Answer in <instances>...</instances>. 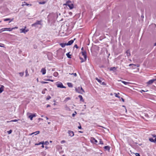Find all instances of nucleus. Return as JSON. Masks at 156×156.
<instances>
[{
  "label": "nucleus",
  "mask_w": 156,
  "mask_h": 156,
  "mask_svg": "<svg viewBox=\"0 0 156 156\" xmlns=\"http://www.w3.org/2000/svg\"><path fill=\"white\" fill-rule=\"evenodd\" d=\"M23 3L24 4L22 5V6H23L24 5H26L27 6H31V4H29L27 3L26 2H24Z\"/></svg>",
  "instance_id": "dca6fc26"
},
{
  "label": "nucleus",
  "mask_w": 156,
  "mask_h": 156,
  "mask_svg": "<svg viewBox=\"0 0 156 156\" xmlns=\"http://www.w3.org/2000/svg\"><path fill=\"white\" fill-rule=\"evenodd\" d=\"M26 28V27H24V29H21L20 30V33H23L24 34H26L27 32L29 30L27 29L25 30V28Z\"/></svg>",
  "instance_id": "20e7f679"
},
{
  "label": "nucleus",
  "mask_w": 156,
  "mask_h": 156,
  "mask_svg": "<svg viewBox=\"0 0 156 156\" xmlns=\"http://www.w3.org/2000/svg\"><path fill=\"white\" fill-rule=\"evenodd\" d=\"M13 20H14V19H13V18H12V19H10V20H10V21H9V23H10L11 22H12V21H13Z\"/></svg>",
  "instance_id": "3c124183"
},
{
  "label": "nucleus",
  "mask_w": 156,
  "mask_h": 156,
  "mask_svg": "<svg viewBox=\"0 0 156 156\" xmlns=\"http://www.w3.org/2000/svg\"><path fill=\"white\" fill-rule=\"evenodd\" d=\"M75 114L73 113L72 114V115L73 117H74L75 116Z\"/></svg>",
  "instance_id": "052dcab7"
},
{
  "label": "nucleus",
  "mask_w": 156,
  "mask_h": 156,
  "mask_svg": "<svg viewBox=\"0 0 156 156\" xmlns=\"http://www.w3.org/2000/svg\"><path fill=\"white\" fill-rule=\"evenodd\" d=\"M81 53L82 55L83 56V58H84L85 60H86L87 59V54L86 51H82Z\"/></svg>",
  "instance_id": "39448f33"
},
{
  "label": "nucleus",
  "mask_w": 156,
  "mask_h": 156,
  "mask_svg": "<svg viewBox=\"0 0 156 156\" xmlns=\"http://www.w3.org/2000/svg\"><path fill=\"white\" fill-rule=\"evenodd\" d=\"M149 140L150 141L152 142L156 143V138H155L154 139H153L152 138H150L149 139Z\"/></svg>",
  "instance_id": "9b49d317"
},
{
  "label": "nucleus",
  "mask_w": 156,
  "mask_h": 156,
  "mask_svg": "<svg viewBox=\"0 0 156 156\" xmlns=\"http://www.w3.org/2000/svg\"><path fill=\"white\" fill-rule=\"evenodd\" d=\"M12 28H13V29H17L18 28V27H15Z\"/></svg>",
  "instance_id": "680f3d73"
},
{
  "label": "nucleus",
  "mask_w": 156,
  "mask_h": 156,
  "mask_svg": "<svg viewBox=\"0 0 156 156\" xmlns=\"http://www.w3.org/2000/svg\"><path fill=\"white\" fill-rule=\"evenodd\" d=\"M46 80L48 81H51V82H53V80H50V79H48L47 80Z\"/></svg>",
  "instance_id": "8fccbe9b"
},
{
  "label": "nucleus",
  "mask_w": 156,
  "mask_h": 156,
  "mask_svg": "<svg viewBox=\"0 0 156 156\" xmlns=\"http://www.w3.org/2000/svg\"><path fill=\"white\" fill-rule=\"evenodd\" d=\"M68 133L69 134V136L72 137L74 136V133L71 130H68Z\"/></svg>",
  "instance_id": "423d86ee"
},
{
  "label": "nucleus",
  "mask_w": 156,
  "mask_h": 156,
  "mask_svg": "<svg viewBox=\"0 0 156 156\" xmlns=\"http://www.w3.org/2000/svg\"><path fill=\"white\" fill-rule=\"evenodd\" d=\"M0 47H4L5 45L4 44L0 43Z\"/></svg>",
  "instance_id": "72a5a7b5"
},
{
  "label": "nucleus",
  "mask_w": 156,
  "mask_h": 156,
  "mask_svg": "<svg viewBox=\"0 0 156 156\" xmlns=\"http://www.w3.org/2000/svg\"><path fill=\"white\" fill-rule=\"evenodd\" d=\"M10 20V18H6V19H5L4 20V21H9V20Z\"/></svg>",
  "instance_id": "f704fd0d"
},
{
  "label": "nucleus",
  "mask_w": 156,
  "mask_h": 156,
  "mask_svg": "<svg viewBox=\"0 0 156 156\" xmlns=\"http://www.w3.org/2000/svg\"><path fill=\"white\" fill-rule=\"evenodd\" d=\"M32 115V116L33 118L34 117L36 116L35 114H34Z\"/></svg>",
  "instance_id": "4d7b16f0"
},
{
  "label": "nucleus",
  "mask_w": 156,
  "mask_h": 156,
  "mask_svg": "<svg viewBox=\"0 0 156 156\" xmlns=\"http://www.w3.org/2000/svg\"><path fill=\"white\" fill-rule=\"evenodd\" d=\"M80 58L81 60V63H82L83 62H84L86 61V60H85L84 58V59H83V58H82L80 57Z\"/></svg>",
  "instance_id": "7c9ffc66"
},
{
  "label": "nucleus",
  "mask_w": 156,
  "mask_h": 156,
  "mask_svg": "<svg viewBox=\"0 0 156 156\" xmlns=\"http://www.w3.org/2000/svg\"><path fill=\"white\" fill-rule=\"evenodd\" d=\"M144 91L143 90H141L140 91V92L141 93H142L143 92H145V91Z\"/></svg>",
  "instance_id": "864d4df0"
},
{
  "label": "nucleus",
  "mask_w": 156,
  "mask_h": 156,
  "mask_svg": "<svg viewBox=\"0 0 156 156\" xmlns=\"http://www.w3.org/2000/svg\"><path fill=\"white\" fill-rule=\"evenodd\" d=\"M95 79L100 83H101V81L100 80L98 79V78H96Z\"/></svg>",
  "instance_id": "c756f323"
},
{
  "label": "nucleus",
  "mask_w": 156,
  "mask_h": 156,
  "mask_svg": "<svg viewBox=\"0 0 156 156\" xmlns=\"http://www.w3.org/2000/svg\"><path fill=\"white\" fill-rule=\"evenodd\" d=\"M36 25V24H35V23L32 24V27H35Z\"/></svg>",
  "instance_id": "49530a36"
},
{
  "label": "nucleus",
  "mask_w": 156,
  "mask_h": 156,
  "mask_svg": "<svg viewBox=\"0 0 156 156\" xmlns=\"http://www.w3.org/2000/svg\"><path fill=\"white\" fill-rule=\"evenodd\" d=\"M19 74H20L21 76H22L24 75V72H21Z\"/></svg>",
  "instance_id": "c9c22d12"
},
{
  "label": "nucleus",
  "mask_w": 156,
  "mask_h": 156,
  "mask_svg": "<svg viewBox=\"0 0 156 156\" xmlns=\"http://www.w3.org/2000/svg\"><path fill=\"white\" fill-rule=\"evenodd\" d=\"M56 85L58 87L60 88H65L66 87L63 86L62 83L60 82H57L56 84Z\"/></svg>",
  "instance_id": "7ed1b4c3"
},
{
  "label": "nucleus",
  "mask_w": 156,
  "mask_h": 156,
  "mask_svg": "<svg viewBox=\"0 0 156 156\" xmlns=\"http://www.w3.org/2000/svg\"><path fill=\"white\" fill-rule=\"evenodd\" d=\"M78 128L79 129H81V126H80L78 127Z\"/></svg>",
  "instance_id": "13d9d810"
},
{
  "label": "nucleus",
  "mask_w": 156,
  "mask_h": 156,
  "mask_svg": "<svg viewBox=\"0 0 156 156\" xmlns=\"http://www.w3.org/2000/svg\"><path fill=\"white\" fill-rule=\"evenodd\" d=\"M44 144H42V145L41 147H42V148H44Z\"/></svg>",
  "instance_id": "0e129e2a"
},
{
  "label": "nucleus",
  "mask_w": 156,
  "mask_h": 156,
  "mask_svg": "<svg viewBox=\"0 0 156 156\" xmlns=\"http://www.w3.org/2000/svg\"><path fill=\"white\" fill-rule=\"evenodd\" d=\"M152 136L154 137H156V135L154 134L152 135Z\"/></svg>",
  "instance_id": "603ef678"
},
{
  "label": "nucleus",
  "mask_w": 156,
  "mask_h": 156,
  "mask_svg": "<svg viewBox=\"0 0 156 156\" xmlns=\"http://www.w3.org/2000/svg\"><path fill=\"white\" fill-rule=\"evenodd\" d=\"M42 22V20L40 21H38L37 20V21L35 23V24H36V25H41V23Z\"/></svg>",
  "instance_id": "2eb2a0df"
},
{
  "label": "nucleus",
  "mask_w": 156,
  "mask_h": 156,
  "mask_svg": "<svg viewBox=\"0 0 156 156\" xmlns=\"http://www.w3.org/2000/svg\"><path fill=\"white\" fill-rule=\"evenodd\" d=\"M47 89H44L43 91H42V93L43 94H44L45 92V90H46Z\"/></svg>",
  "instance_id": "79ce46f5"
},
{
  "label": "nucleus",
  "mask_w": 156,
  "mask_h": 156,
  "mask_svg": "<svg viewBox=\"0 0 156 156\" xmlns=\"http://www.w3.org/2000/svg\"><path fill=\"white\" fill-rule=\"evenodd\" d=\"M104 149L105 150L108 151H109L110 147L108 146H105L104 147Z\"/></svg>",
  "instance_id": "ddd939ff"
},
{
  "label": "nucleus",
  "mask_w": 156,
  "mask_h": 156,
  "mask_svg": "<svg viewBox=\"0 0 156 156\" xmlns=\"http://www.w3.org/2000/svg\"><path fill=\"white\" fill-rule=\"evenodd\" d=\"M41 72L42 73L43 75L45 74L46 73V70L45 68H42L41 70Z\"/></svg>",
  "instance_id": "9d476101"
},
{
  "label": "nucleus",
  "mask_w": 156,
  "mask_h": 156,
  "mask_svg": "<svg viewBox=\"0 0 156 156\" xmlns=\"http://www.w3.org/2000/svg\"><path fill=\"white\" fill-rule=\"evenodd\" d=\"M119 94V93H118L117 94H116V93H114V94L115 95V96L116 97H117V98H120V97L118 96V94Z\"/></svg>",
  "instance_id": "a878e982"
},
{
  "label": "nucleus",
  "mask_w": 156,
  "mask_h": 156,
  "mask_svg": "<svg viewBox=\"0 0 156 156\" xmlns=\"http://www.w3.org/2000/svg\"><path fill=\"white\" fill-rule=\"evenodd\" d=\"M90 141L92 143H97L98 141L97 140H96L94 138V137H91L90 138Z\"/></svg>",
  "instance_id": "6e6552de"
},
{
  "label": "nucleus",
  "mask_w": 156,
  "mask_h": 156,
  "mask_svg": "<svg viewBox=\"0 0 156 156\" xmlns=\"http://www.w3.org/2000/svg\"><path fill=\"white\" fill-rule=\"evenodd\" d=\"M71 99V98L69 97H68L67 98H66L64 100V101L65 102H67V101H68L69 100H70Z\"/></svg>",
  "instance_id": "b1692460"
},
{
  "label": "nucleus",
  "mask_w": 156,
  "mask_h": 156,
  "mask_svg": "<svg viewBox=\"0 0 156 156\" xmlns=\"http://www.w3.org/2000/svg\"><path fill=\"white\" fill-rule=\"evenodd\" d=\"M60 45H61V46L62 47V48H64V47L66 45V43H61L60 44Z\"/></svg>",
  "instance_id": "a211bd4d"
},
{
  "label": "nucleus",
  "mask_w": 156,
  "mask_h": 156,
  "mask_svg": "<svg viewBox=\"0 0 156 156\" xmlns=\"http://www.w3.org/2000/svg\"><path fill=\"white\" fill-rule=\"evenodd\" d=\"M4 87L3 86H2L0 88V93H1L4 90Z\"/></svg>",
  "instance_id": "aec40b11"
},
{
  "label": "nucleus",
  "mask_w": 156,
  "mask_h": 156,
  "mask_svg": "<svg viewBox=\"0 0 156 156\" xmlns=\"http://www.w3.org/2000/svg\"><path fill=\"white\" fill-rule=\"evenodd\" d=\"M44 144V142H40L39 143L36 144H35V145H40L41 144Z\"/></svg>",
  "instance_id": "2f4dec72"
},
{
  "label": "nucleus",
  "mask_w": 156,
  "mask_h": 156,
  "mask_svg": "<svg viewBox=\"0 0 156 156\" xmlns=\"http://www.w3.org/2000/svg\"><path fill=\"white\" fill-rule=\"evenodd\" d=\"M81 50L82 51H83V47H82V48H81Z\"/></svg>",
  "instance_id": "774afa93"
},
{
  "label": "nucleus",
  "mask_w": 156,
  "mask_h": 156,
  "mask_svg": "<svg viewBox=\"0 0 156 156\" xmlns=\"http://www.w3.org/2000/svg\"><path fill=\"white\" fill-rule=\"evenodd\" d=\"M29 118H30L31 120H32L33 119V117L32 116V115H29Z\"/></svg>",
  "instance_id": "473e14b6"
},
{
  "label": "nucleus",
  "mask_w": 156,
  "mask_h": 156,
  "mask_svg": "<svg viewBox=\"0 0 156 156\" xmlns=\"http://www.w3.org/2000/svg\"><path fill=\"white\" fill-rule=\"evenodd\" d=\"M67 85L69 87H73V84L72 83H67Z\"/></svg>",
  "instance_id": "412c9836"
},
{
  "label": "nucleus",
  "mask_w": 156,
  "mask_h": 156,
  "mask_svg": "<svg viewBox=\"0 0 156 156\" xmlns=\"http://www.w3.org/2000/svg\"><path fill=\"white\" fill-rule=\"evenodd\" d=\"M58 75V73L57 72H55L53 74V75L55 77H57Z\"/></svg>",
  "instance_id": "bb28decb"
},
{
  "label": "nucleus",
  "mask_w": 156,
  "mask_h": 156,
  "mask_svg": "<svg viewBox=\"0 0 156 156\" xmlns=\"http://www.w3.org/2000/svg\"><path fill=\"white\" fill-rule=\"evenodd\" d=\"M66 55L68 58H71V55L69 54V53H68L66 54Z\"/></svg>",
  "instance_id": "c85d7f7f"
},
{
  "label": "nucleus",
  "mask_w": 156,
  "mask_h": 156,
  "mask_svg": "<svg viewBox=\"0 0 156 156\" xmlns=\"http://www.w3.org/2000/svg\"><path fill=\"white\" fill-rule=\"evenodd\" d=\"M74 47L76 48H78V47L77 45L76 44H75L74 46Z\"/></svg>",
  "instance_id": "de8ad7c7"
},
{
  "label": "nucleus",
  "mask_w": 156,
  "mask_h": 156,
  "mask_svg": "<svg viewBox=\"0 0 156 156\" xmlns=\"http://www.w3.org/2000/svg\"><path fill=\"white\" fill-rule=\"evenodd\" d=\"M78 97L80 98V101H82L83 102L84 101V100L83 99L82 96L81 95H79L78 96Z\"/></svg>",
  "instance_id": "6ab92c4d"
},
{
  "label": "nucleus",
  "mask_w": 156,
  "mask_h": 156,
  "mask_svg": "<svg viewBox=\"0 0 156 156\" xmlns=\"http://www.w3.org/2000/svg\"><path fill=\"white\" fill-rule=\"evenodd\" d=\"M75 90L77 92L80 94H82L83 93L85 92L84 90L81 87H79L76 88Z\"/></svg>",
  "instance_id": "f03ea898"
},
{
  "label": "nucleus",
  "mask_w": 156,
  "mask_h": 156,
  "mask_svg": "<svg viewBox=\"0 0 156 156\" xmlns=\"http://www.w3.org/2000/svg\"><path fill=\"white\" fill-rule=\"evenodd\" d=\"M50 105H47V107L48 108V107H50Z\"/></svg>",
  "instance_id": "e2e57ef3"
},
{
  "label": "nucleus",
  "mask_w": 156,
  "mask_h": 156,
  "mask_svg": "<svg viewBox=\"0 0 156 156\" xmlns=\"http://www.w3.org/2000/svg\"><path fill=\"white\" fill-rule=\"evenodd\" d=\"M136 156H140V154L139 153H136L135 154Z\"/></svg>",
  "instance_id": "a18cd8bd"
},
{
  "label": "nucleus",
  "mask_w": 156,
  "mask_h": 156,
  "mask_svg": "<svg viewBox=\"0 0 156 156\" xmlns=\"http://www.w3.org/2000/svg\"><path fill=\"white\" fill-rule=\"evenodd\" d=\"M39 120H43V119H42V118H40L39 119Z\"/></svg>",
  "instance_id": "69168bd1"
},
{
  "label": "nucleus",
  "mask_w": 156,
  "mask_h": 156,
  "mask_svg": "<svg viewBox=\"0 0 156 156\" xmlns=\"http://www.w3.org/2000/svg\"><path fill=\"white\" fill-rule=\"evenodd\" d=\"M69 14L70 15H71L72 14V13L71 12H70L69 13Z\"/></svg>",
  "instance_id": "bf43d9fd"
},
{
  "label": "nucleus",
  "mask_w": 156,
  "mask_h": 156,
  "mask_svg": "<svg viewBox=\"0 0 156 156\" xmlns=\"http://www.w3.org/2000/svg\"><path fill=\"white\" fill-rule=\"evenodd\" d=\"M116 69V68L115 67H111L110 68V71H115Z\"/></svg>",
  "instance_id": "4468645a"
},
{
  "label": "nucleus",
  "mask_w": 156,
  "mask_h": 156,
  "mask_svg": "<svg viewBox=\"0 0 156 156\" xmlns=\"http://www.w3.org/2000/svg\"><path fill=\"white\" fill-rule=\"evenodd\" d=\"M12 130L10 129L9 131H8L7 132L9 134H10V133H12Z\"/></svg>",
  "instance_id": "ea45409f"
},
{
  "label": "nucleus",
  "mask_w": 156,
  "mask_h": 156,
  "mask_svg": "<svg viewBox=\"0 0 156 156\" xmlns=\"http://www.w3.org/2000/svg\"><path fill=\"white\" fill-rule=\"evenodd\" d=\"M126 55L128 56V57H129V56L131 54H130V52L129 51V50H127L126 51Z\"/></svg>",
  "instance_id": "f8f14e48"
},
{
  "label": "nucleus",
  "mask_w": 156,
  "mask_h": 156,
  "mask_svg": "<svg viewBox=\"0 0 156 156\" xmlns=\"http://www.w3.org/2000/svg\"><path fill=\"white\" fill-rule=\"evenodd\" d=\"M25 73H26V76H28L29 75V74L28 73V72H27V69H26V71H25Z\"/></svg>",
  "instance_id": "e433bc0d"
},
{
  "label": "nucleus",
  "mask_w": 156,
  "mask_h": 156,
  "mask_svg": "<svg viewBox=\"0 0 156 156\" xmlns=\"http://www.w3.org/2000/svg\"><path fill=\"white\" fill-rule=\"evenodd\" d=\"M75 40V38H74L73 40H71L70 41H69L68 43H66V45H71L73 42Z\"/></svg>",
  "instance_id": "0eeeda50"
},
{
  "label": "nucleus",
  "mask_w": 156,
  "mask_h": 156,
  "mask_svg": "<svg viewBox=\"0 0 156 156\" xmlns=\"http://www.w3.org/2000/svg\"><path fill=\"white\" fill-rule=\"evenodd\" d=\"M100 144H103V141L101 140H100Z\"/></svg>",
  "instance_id": "37998d69"
},
{
  "label": "nucleus",
  "mask_w": 156,
  "mask_h": 156,
  "mask_svg": "<svg viewBox=\"0 0 156 156\" xmlns=\"http://www.w3.org/2000/svg\"><path fill=\"white\" fill-rule=\"evenodd\" d=\"M13 29V28H6V30L11 31H12Z\"/></svg>",
  "instance_id": "cd10ccee"
},
{
  "label": "nucleus",
  "mask_w": 156,
  "mask_h": 156,
  "mask_svg": "<svg viewBox=\"0 0 156 156\" xmlns=\"http://www.w3.org/2000/svg\"><path fill=\"white\" fill-rule=\"evenodd\" d=\"M122 82L125 85H127L129 83H130L129 82H126L125 81H122Z\"/></svg>",
  "instance_id": "5701e85b"
},
{
  "label": "nucleus",
  "mask_w": 156,
  "mask_h": 156,
  "mask_svg": "<svg viewBox=\"0 0 156 156\" xmlns=\"http://www.w3.org/2000/svg\"><path fill=\"white\" fill-rule=\"evenodd\" d=\"M42 155H46V153H45L44 152H42Z\"/></svg>",
  "instance_id": "5fc2aeb1"
},
{
  "label": "nucleus",
  "mask_w": 156,
  "mask_h": 156,
  "mask_svg": "<svg viewBox=\"0 0 156 156\" xmlns=\"http://www.w3.org/2000/svg\"><path fill=\"white\" fill-rule=\"evenodd\" d=\"M51 98V97L50 96H48L47 98L46 99L47 100H49Z\"/></svg>",
  "instance_id": "c03bdc74"
},
{
  "label": "nucleus",
  "mask_w": 156,
  "mask_h": 156,
  "mask_svg": "<svg viewBox=\"0 0 156 156\" xmlns=\"http://www.w3.org/2000/svg\"><path fill=\"white\" fill-rule=\"evenodd\" d=\"M155 80L154 79L151 80L147 82V84L148 85L152 84L154 81Z\"/></svg>",
  "instance_id": "1a4fd4ad"
},
{
  "label": "nucleus",
  "mask_w": 156,
  "mask_h": 156,
  "mask_svg": "<svg viewBox=\"0 0 156 156\" xmlns=\"http://www.w3.org/2000/svg\"><path fill=\"white\" fill-rule=\"evenodd\" d=\"M121 100H122V101L123 102H124V99L123 98H121Z\"/></svg>",
  "instance_id": "6e6d98bb"
},
{
  "label": "nucleus",
  "mask_w": 156,
  "mask_h": 156,
  "mask_svg": "<svg viewBox=\"0 0 156 156\" xmlns=\"http://www.w3.org/2000/svg\"><path fill=\"white\" fill-rule=\"evenodd\" d=\"M39 133H40V131H36L35 132H34V133H31L30 134V135H31L34 134H35V135H36L37 134H39Z\"/></svg>",
  "instance_id": "f3484780"
},
{
  "label": "nucleus",
  "mask_w": 156,
  "mask_h": 156,
  "mask_svg": "<svg viewBox=\"0 0 156 156\" xmlns=\"http://www.w3.org/2000/svg\"><path fill=\"white\" fill-rule=\"evenodd\" d=\"M64 5L68 6L69 8L70 9H71L73 8L74 5L73 3H72L70 1H68L65 4H63Z\"/></svg>",
  "instance_id": "f257e3e1"
},
{
  "label": "nucleus",
  "mask_w": 156,
  "mask_h": 156,
  "mask_svg": "<svg viewBox=\"0 0 156 156\" xmlns=\"http://www.w3.org/2000/svg\"><path fill=\"white\" fill-rule=\"evenodd\" d=\"M69 74L71 75H73L75 76H77L76 74V73H72V74L69 73Z\"/></svg>",
  "instance_id": "58836bf2"
},
{
  "label": "nucleus",
  "mask_w": 156,
  "mask_h": 156,
  "mask_svg": "<svg viewBox=\"0 0 156 156\" xmlns=\"http://www.w3.org/2000/svg\"><path fill=\"white\" fill-rule=\"evenodd\" d=\"M18 120H19V119H18V120H17V119H14V120H11L10 121H7V122H16L17 121H18Z\"/></svg>",
  "instance_id": "4be33fe9"
},
{
  "label": "nucleus",
  "mask_w": 156,
  "mask_h": 156,
  "mask_svg": "<svg viewBox=\"0 0 156 156\" xmlns=\"http://www.w3.org/2000/svg\"><path fill=\"white\" fill-rule=\"evenodd\" d=\"M46 2V1H42L41 2H39V4H45Z\"/></svg>",
  "instance_id": "393cba45"
},
{
  "label": "nucleus",
  "mask_w": 156,
  "mask_h": 156,
  "mask_svg": "<svg viewBox=\"0 0 156 156\" xmlns=\"http://www.w3.org/2000/svg\"><path fill=\"white\" fill-rule=\"evenodd\" d=\"M132 65H134V64H130L129 65V66H132Z\"/></svg>",
  "instance_id": "338daca9"
},
{
  "label": "nucleus",
  "mask_w": 156,
  "mask_h": 156,
  "mask_svg": "<svg viewBox=\"0 0 156 156\" xmlns=\"http://www.w3.org/2000/svg\"><path fill=\"white\" fill-rule=\"evenodd\" d=\"M100 84L102 85H106V83L104 82H101V83H100Z\"/></svg>",
  "instance_id": "a19ab883"
},
{
  "label": "nucleus",
  "mask_w": 156,
  "mask_h": 156,
  "mask_svg": "<svg viewBox=\"0 0 156 156\" xmlns=\"http://www.w3.org/2000/svg\"><path fill=\"white\" fill-rule=\"evenodd\" d=\"M41 83H47L48 82H44V81H42L41 82Z\"/></svg>",
  "instance_id": "09e8293b"
},
{
  "label": "nucleus",
  "mask_w": 156,
  "mask_h": 156,
  "mask_svg": "<svg viewBox=\"0 0 156 156\" xmlns=\"http://www.w3.org/2000/svg\"><path fill=\"white\" fill-rule=\"evenodd\" d=\"M6 28H2L1 29V30L2 31H2H5V30H6Z\"/></svg>",
  "instance_id": "4c0bfd02"
}]
</instances>
